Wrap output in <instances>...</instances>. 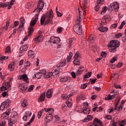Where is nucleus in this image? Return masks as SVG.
Wrapping results in <instances>:
<instances>
[{
	"mask_svg": "<svg viewBox=\"0 0 126 126\" xmlns=\"http://www.w3.org/2000/svg\"><path fill=\"white\" fill-rule=\"evenodd\" d=\"M92 75V72H88L86 74H85L84 76V79L86 78H89L90 76Z\"/></svg>",
	"mask_w": 126,
	"mask_h": 126,
	"instance_id": "nucleus-34",
	"label": "nucleus"
},
{
	"mask_svg": "<svg viewBox=\"0 0 126 126\" xmlns=\"http://www.w3.org/2000/svg\"><path fill=\"white\" fill-rule=\"evenodd\" d=\"M114 97H115V95H108L105 97V99L106 100V101H109V100H112Z\"/></svg>",
	"mask_w": 126,
	"mask_h": 126,
	"instance_id": "nucleus-37",
	"label": "nucleus"
},
{
	"mask_svg": "<svg viewBox=\"0 0 126 126\" xmlns=\"http://www.w3.org/2000/svg\"><path fill=\"white\" fill-rule=\"evenodd\" d=\"M9 23H10V19H9L6 22V27H5L6 31V30H7V29H8V26H9Z\"/></svg>",
	"mask_w": 126,
	"mask_h": 126,
	"instance_id": "nucleus-45",
	"label": "nucleus"
},
{
	"mask_svg": "<svg viewBox=\"0 0 126 126\" xmlns=\"http://www.w3.org/2000/svg\"><path fill=\"white\" fill-rule=\"evenodd\" d=\"M122 36H123V34L121 33H117L115 35V37L117 38V39L121 38Z\"/></svg>",
	"mask_w": 126,
	"mask_h": 126,
	"instance_id": "nucleus-51",
	"label": "nucleus"
},
{
	"mask_svg": "<svg viewBox=\"0 0 126 126\" xmlns=\"http://www.w3.org/2000/svg\"><path fill=\"white\" fill-rule=\"evenodd\" d=\"M92 120V116L91 115H88L87 118H86L84 120V123H87L89 122V121H91Z\"/></svg>",
	"mask_w": 126,
	"mask_h": 126,
	"instance_id": "nucleus-24",
	"label": "nucleus"
},
{
	"mask_svg": "<svg viewBox=\"0 0 126 126\" xmlns=\"http://www.w3.org/2000/svg\"><path fill=\"white\" fill-rule=\"evenodd\" d=\"M34 120H35V115H33L31 119L30 120V122L27 123V125H25V126H30L32 123L34 122Z\"/></svg>",
	"mask_w": 126,
	"mask_h": 126,
	"instance_id": "nucleus-30",
	"label": "nucleus"
},
{
	"mask_svg": "<svg viewBox=\"0 0 126 126\" xmlns=\"http://www.w3.org/2000/svg\"><path fill=\"white\" fill-rule=\"evenodd\" d=\"M120 45H121V43L119 40H111L108 45V47L111 48L110 49V52L115 53V52H116V49L119 48V47H120Z\"/></svg>",
	"mask_w": 126,
	"mask_h": 126,
	"instance_id": "nucleus-1",
	"label": "nucleus"
},
{
	"mask_svg": "<svg viewBox=\"0 0 126 126\" xmlns=\"http://www.w3.org/2000/svg\"><path fill=\"white\" fill-rule=\"evenodd\" d=\"M21 106L22 107H23V108H25V107H27V103H26V101L25 100H24L22 102V103L21 104Z\"/></svg>",
	"mask_w": 126,
	"mask_h": 126,
	"instance_id": "nucleus-46",
	"label": "nucleus"
},
{
	"mask_svg": "<svg viewBox=\"0 0 126 126\" xmlns=\"http://www.w3.org/2000/svg\"><path fill=\"white\" fill-rule=\"evenodd\" d=\"M18 25H19V22H18V21H15L14 22V27H17L18 26Z\"/></svg>",
	"mask_w": 126,
	"mask_h": 126,
	"instance_id": "nucleus-52",
	"label": "nucleus"
},
{
	"mask_svg": "<svg viewBox=\"0 0 126 126\" xmlns=\"http://www.w3.org/2000/svg\"><path fill=\"white\" fill-rule=\"evenodd\" d=\"M10 51V47L9 46H7L5 50V54H7V53H9V52Z\"/></svg>",
	"mask_w": 126,
	"mask_h": 126,
	"instance_id": "nucleus-59",
	"label": "nucleus"
},
{
	"mask_svg": "<svg viewBox=\"0 0 126 126\" xmlns=\"http://www.w3.org/2000/svg\"><path fill=\"white\" fill-rule=\"evenodd\" d=\"M107 9L109 11V12H112L113 11V7L111 6V4L110 5L108 8L107 7Z\"/></svg>",
	"mask_w": 126,
	"mask_h": 126,
	"instance_id": "nucleus-55",
	"label": "nucleus"
},
{
	"mask_svg": "<svg viewBox=\"0 0 126 126\" xmlns=\"http://www.w3.org/2000/svg\"><path fill=\"white\" fill-rule=\"evenodd\" d=\"M34 55H35V52L32 50H30L28 53L29 57H31L32 59L34 58Z\"/></svg>",
	"mask_w": 126,
	"mask_h": 126,
	"instance_id": "nucleus-27",
	"label": "nucleus"
},
{
	"mask_svg": "<svg viewBox=\"0 0 126 126\" xmlns=\"http://www.w3.org/2000/svg\"><path fill=\"white\" fill-rule=\"evenodd\" d=\"M34 76L35 77H36V78H41V77H42V74H41L39 72L38 73H37L36 74H34Z\"/></svg>",
	"mask_w": 126,
	"mask_h": 126,
	"instance_id": "nucleus-41",
	"label": "nucleus"
},
{
	"mask_svg": "<svg viewBox=\"0 0 126 126\" xmlns=\"http://www.w3.org/2000/svg\"><path fill=\"white\" fill-rule=\"evenodd\" d=\"M74 40H75L74 38L69 39L68 46V48H70V47L72 46V43H73Z\"/></svg>",
	"mask_w": 126,
	"mask_h": 126,
	"instance_id": "nucleus-36",
	"label": "nucleus"
},
{
	"mask_svg": "<svg viewBox=\"0 0 126 126\" xmlns=\"http://www.w3.org/2000/svg\"><path fill=\"white\" fill-rule=\"evenodd\" d=\"M13 64H14V63H13L12 64H10L8 66V67L9 69H10L11 71H13V68H12V65H13Z\"/></svg>",
	"mask_w": 126,
	"mask_h": 126,
	"instance_id": "nucleus-60",
	"label": "nucleus"
},
{
	"mask_svg": "<svg viewBox=\"0 0 126 126\" xmlns=\"http://www.w3.org/2000/svg\"><path fill=\"white\" fill-rule=\"evenodd\" d=\"M53 92L54 91L52 89H49L46 92V95H53Z\"/></svg>",
	"mask_w": 126,
	"mask_h": 126,
	"instance_id": "nucleus-33",
	"label": "nucleus"
},
{
	"mask_svg": "<svg viewBox=\"0 0 126 126\" xmlns=\"http://www.w3.org/2000/svg\"><path fill=\"white\" fill-rule=\"evenodd\" d=\"M28 50V44L22 46L20 48V54H23V52H26Z\"/></svg>",
	"mask_w": 126,
	"mask_h": 126,
	"instance_id": "nucleus-17",
	"label": "nucleus"
},
{
	"mask_svg": "<svg viewBox=\"0 0 126 126\" xmlns=\"http://www.w3.org/2000/svg\"><path fill=\"white\" fill-rule=\"evenodd\" d=\"M100 27L98 28V30L99 31H100V32L106 33L109 30V29L107 27H104L102 24H100Z\"/></svg>",
	"mask_w": 126,
	"mask_h": 126,
	"instance_id": "nucleus-15",
	"label": "nucleus"
},
{
	"mask_svg": "<svg viewBox=\"0 0 126 126\" xmlns=\"http://www.w3.org/2000/svg\"><path fill=\"white\" fill-rule=\"evenodd\" d=\"M81 20H82V18H80V17H77L76 20V24H80V21H81Z\"/></svg>",
	"mask_w": 126,
	"mask_h": 126,
	"instance_id": "nucleus-43",
	"label": "nucleus"
},
{
	"mask_svg": "<svg viewBox=\"0 0 126 126\" xmlns=\"http://www.w3.org/2000/svg\"><path fill=\"white\" fill-rule=\"evenodd\" d=\"M106 23H107V20H105L104 18H102L101 24H102V25H106Z\"/></svg>",
	"mask_w": 126,
	"mask_h": 126,
	"instance_id": "nucleus-50",
	"label": "nucleus"
},
{
	"mask_svg": "<svg viewBox=\"0 0 126 126\" xmlns=\"http://www.w3.org/2000/svg\"><path fill=\"white\" fill-rule=\"evenodd\" d=\"M44 111H45V109H42L41 111L38 112V113L37 114L38 119H40V118H41V117L42 116V114L43 113V112H44Z\"/></svg>",
	"mask_w": 126,
	"mask_h": 126,
	"instance_id": "nucleus-39",
	"label": "nucleus"
},
{
	"mask_svg": "<svg viewBox=\"0 0 126 126\" xmlns=\"http://www.w3.org/2000/svg\"><path fill=\"white\" fill-rule=\"evenodd\" d=\"M44 8V2L43 0H39L37 3V7L33 11V12H40Z\"/></svg>",
	"mask_w": 126,
	"mask_h": 126,
	"instance_id": "nucleus-7",
	"label": "nucleus"
},
{
	"mask_svg": "<svg viewBox=\"0 0 126 126\" xmlns=\"http://www.w3.org/2000/svg\"><path fill=\"white\" fill-rule=\"evenodd\" d=\"M20 79H22L26 83H29V78L27 74H23L19 76Z\"/></svg>",
	"mask_w": 126,
	"mask_h": 126,
	"instance_id": "nucleus-14",
	"label": "nucleus"
},
{
	"mask_svg": "<svg viewBox=\"0 0 126 126\" xmlns=\"http://www.w3.org/2000/svg\"><path fill=\"white\" fill-rule=\"evenodd\" d=\"M28 36L30 37L32 34H33V32H34V28L32 27H29L28 28Z\"/></svg>",
	"mask_w": 126,
	"mask_h": 126,
	"instance_id": "nucleus-22",
	"label": "nucleus"
},
{
	"mask_svg": "<svg viewBox=\"0 0 126 126\" xmlns=\"http://www.w3.org/2000/svg\"><path fill=\"white\" fill-rule=\"evenodd\" d=\"M20 22L21 23H22V25L19 26V27L17 29V31L20 33H21V32L23 31V29H24V24H25V19L23 17H22L20 18Z\"/></svg>",
	"mask_w": 126,
	"mask_h": 126,
	"instance_id": "nucleus-8",
	"label": "nucleus"
},
{
	"mask_svg": "<svg viewBox=\"0 0 126 126\" xmlns=\"http://www.w3.org/2000/svg\"><path fill=\"white\" fill-rule=\"evenodd\" d=\"M45 97H46L45 95H41L38 99V102H43V101H45Z\"/></svg>",
	"mask_w": 126,
	"mask_h": 126,
	"instance_id": "nucleus-29",
	"label": "nucleus"
},
{
	"mask_svg": "<svg viewBox=\"0 0 126 126\" xmlns=\"http://www.w3.org/2000/svg\"><path fill=\"white\" fill-rule=\"evenodd\" d=\"M39 72L41 74H43V75H44L46 74L47 71H46V69H41L39 71Z\"/></svg>",
	"mask_w": 126,
	"mask_h": 126,
	"instance_id": "nucleus-47",
	"label": "nucleus"
},
{
	"mask_svg": "<svg viewBox=\"0 0 126 126\" xmlns=\"http://www.w3.org/2000/svg\"><path fill=\"white\" fill-rule=\"evenodd\" d=\"M53 75V72H50L48 74H46L44 75L45 78H50L51 76Z\"/></svg>",
	"mask_w": 126,
	"mask_h": 126,
	"instance_id": "nucleus-38",
	"label": "nucleus"
},
{
	"mask_svg": "<svg viewBox=\"0 0 126 126\" xmlns=\"http://www.w3.org/2000/svg\"><path fill=\"white\" fill-rule=\"evenodd\" d=\"M85 98L82 95H77V102H79L80 100H84Z\"/></svg>",
	"mask_w": 126,
	"mask_h": 126,
	"instance_id": "nucleus-28",
	"label": "nucleus"
},
{
	"mask_svg": "<svg viewBox=\"0 0 126 126\" xmlns=\"http://www.w3.org/2000/svg\"><path fill=\"white\" fill-rule=\"evenodd\" d=\"M126 25V21H124L121 24L120 26L119 27V29H123V27Z\"/></svg>",
	"mask_w": 126,
	"mask_h": 126,
	"instance_id": "nucleus-44",
	"label": "nucleus"
},
{
	"mask_svg": "<svg viewBox=\"0 0 126 126\" xmlns=\"http://www.w3.org/2000/svg\"><path fill=\"white\" fill-rule=\"evenodd\" d=\"M96 80H97V78L95 79H90V81H91V84H94L95 82H96Z\"/></svg>",
	"mask_w": 126,
	"mask_h": 126,
	"instance_id": "nucleus-57",
	"label": "nucleus"
},
{
	"mask_svg": "<svg viewBox=\"0 0 126 126\" xmlns=\"http://www.w3.org/2000/svg\"><path fill=\"white\" fill-rule=\"evenodd\" d=\"M73 63L74 65H79L80 64V61L78 59H74Z\"/></svg>",
	"mask_w": 126,
	"mask_h": 126,
	"instance_id": "nucleus-25",
	"label": "nucleus"
},
{
	"mask_svg": "<svg viewBox=\"0 0 126 126\" xmlns=\"http://www.w3.org/2000/svg\"><path fill=\"white\" fill-rule=\"evenodd\" d=\"M107 9H108V7L105 6L102 8V10L101 11V13H105L107 11Z\"/></svg>",
	"mask_w": 126,
	"mask_h": 126,
	"instance_id": "nucleus-56",
	"label": "nucleus"
},
{
	"mask_svg": "<svg viewBox=\"0 0 126 126\" xmlns=\"http://www.w3.org/2000/svg\"><path fill=\"white\" fill-rule=\"evenodd\" d=\"M73 31L78 35H82V27L80 24H75L73 27Z\"/></svg>",
	"mask_w": 126,
	"mask_h": 126,
	"instance_id": "nucleus-5",
	"label": "nucleus"
},
{
	"mask_svg": "<svg viewBox=\"0 0 126 126\" xmlns=\"http://www.w3.org/2000/svg\"><path fill=\"white\" fill-rule=\"evenodd\" d=\"M46 112H48L45 118L46 123H50L53 120V113H54V108H44Z\"/></svg>",
	"mask_w": 126,
	"mask_h": 126,
	"instance_id": "nucleus-2",
	"label": "nucleus"
},
{
	"mask_svg": "<svg viewBox=\"0 0 126 126\" xmlns=\"http://www.w3.org/2000/svg\"><path fill=\"white\" fill-rule=\"evenodd\" d=\"M84 106H85V108L83 110V114L85 115H89L90 114V108H87L88 107V103L87 102L84 103Z\"/></svg>",
	"mask_w": 126,
	"mask_h": 126,
	"instance_id": "nucleus-11",
	"label": "nucleus"
},
{
	"mask_svg": "<svg viewBox=\"0 0 126 126\" xmlns=\"http://www.w3.org/2000/svg\"><path fill=\"white\" fill-rule=\"evenodd\" d=\"M46 18H47L46 21ZM52 19H53V17L52 18H49L48 17V16L46 15H42V16L41 17L40 19V23L41 25H44V23H45L44 26H46V25H48V24H50V22H52Z\"/></svg>",
	"mask_w": 126,
	"mask_h": 126,
	"instance_id": "nucleus-4",
	"label": "nucleus"
},
{
	"mask_svg": "<svg viewBox=\"0 0 126 126\" xmlns=\"http://www.w3.org/2000/svg\"><path fill=\"white\" fill-rule=\"evenodd\" d=\"M18 117V115L17 114V112L14 111L13 112L10 120H8V126H12L16 122H17V118Z\"/></svg>",
	"mask_w": 126,
	"mask_h": 126,
	"instance_id": "nucleus-3",
	"label": "nucleus"
},
{
	"mask_svg": "<svg viewBox=\"0 0 126 126\" xmlns=\"http://www.w3.org/2000/svg\"><path fill=\"white\" fill-rule=\"evenodd\" d=\"M38 17L39 14H36L34 18H32L31 20L29 27H33V26H34L35 24L37 23V20H38Z\"/></svg>",
	"mask_w": 126,
	"mask_h": 126,
	"instance_id": "nucleus-10",
	"label": "nucleus"
},
{
	"mask_svg": "<svg viewBox=\"0 0 126 126\" xmlns=\"http://www.w3.org/2000/svg\"><path fill=\"white\" fill-rule=\"evenodd\" d=\"M111 94H112V93H114L113 95H119V92H118V91H114L113 92H111Z\"/></svg>",
	"mask_w": 126,
	"mask_h": 126,
	"instance_id": "nucleus-63",
	"label": "nucleus"
},
{
	"mask_svg": "<svg viewBox=\"0 0 126 126\" xmlns=\"http://www.w3.org/2000/svg\"><path fill=\"white\" fill-rule=\"evenodd\" d=\"M71 75H72V77L73 78H76V74L74 71H72L71 72Z\"/></svg>",
	"mask_w": 126,
	"mask_h": 126,
	"instance_id": "nucleus-54",
	"label": "nucleus"
},
{
	"mask_svg": "<svg viewBox=\"0 0 126 126\" xmlns=\"http://www.w3.org/2000/svg\"><path fill=\"white\" fill-rule=\"evenodd\" d=\"M5 121H2L1 123L0 124V126H5Z\"/></svg>",
	"mask_w": 126,
	"mask_h": 126,
	"instance_id": "nucleus-64",
	"label": "nucleus"
},
{
	"mask_svg": "<svg viewBox=\"0 0 126 126\" xmlns=\"http://www.w3.org/2000/svg\"><path fill=\"white\" fill-rule=\"evenodd\" d=\"M79 52H77L75 54V55L74 56V58L75 59H77L78 58H79Z\"/></svg>",
	"mask_w": 126,
	"mask_h": 126,
	"instance_id": "nucleus-58",
	"label": "nucleus"
},
{
	"mask_svg": "<svg viewBox=\"0 0 126 126\" xmlns=\"http://www.w3.org/2000/svg\"><path fill=\"white\" fill-rule=\"evenodd\" d=\"M43 40V35H38L34 38V43H40Z\"/></svg>",
	"mask_w": 126,
	"mask_h": 126,
	"instance_id": "nucleus-19",
	"label": "nucleus"
},
{
	"mask_svg": "<svg viewBox=\"0 0 126 126\" xmlns=\"http://www.w3.org/2000/svg\"><path fill=\"white\" fill-rule=\"evenodd\" d=\"M84 71V69H81V67H79L78 70L76 72V75L79 76L80 74H82Z\"/></svg>",
	"mask_w": 126,
	"mask_h": 126,
	"instance_id": "nucleus-23",
	"label": "nucleus"
},
{
	"mask_svg": "<svg viewBox=\"0 0 126 126\" xmlns=\"http://www.w3.org/2000/svg\"><path fill=\"white\" fill-rule=\"evenodd\" d=\"M49 42L53 43V44H60L61 43V39L60 37L51 36Z\"/></svg>",
	"mask_w": 126,
	"mask_h": 126,
	"instance_id": "nucleus-9",
	"label": "nucleus"
},
{
	"mask_svg": "<svg viewBox=\"0 0 126 126\" xmlns=\"http://www.w3.org/2000/svg\"><path fill=\"white\" fill-rule=\"evenodd\" d=\"M88 41L90 43H93V36H90L88 38Z\"/></svg>",
	"mask_w": 126,
	"mask_h": 126,
	"instance_id": "nucleus-61",
	"label": "nucleus"
},
{
	"mask_svg": "<svg viewBox=\"0 0 126 126\" xmlns=\"http://www.w3.org/2000/svg\"><path fill=\"white\" fill-rule=\"evenodd\" d=\"M60 80L61 82H65L68 80V77H64L60 78Z\"/></svg>",
	"mask_w": 126,
	"mask_h": 126,
	"instance_id": "nucleus-35",
	"label": "nucleus"
},
{
	"mask_svg": "<svg viewBox=\"0 0 126 126\" xmlns=\"http://www.w3.org/2000/svg\"><path fill=\"white\" fill-rule=\"evenodd\" d=\"M12 7V5L9 4V2H7L5 3L0 2V7H2V8H4V7H7V9H10Z\"/></svg>",
	"mask_w": 126,
	"mask_h": 126,
	"instance_id": "nucleus-13",
	"label": "nucleus"
},
{
	"mask_svg": "<svg viewBox=\"0 0 126 126\" xmlns=\"http://www.w3.org/2000/svg\"><path fill=\"white\" fill-rule=\"evenodd\" d=\"M31 115H32L31 111H27L25 113V115L23 118V120L27 121V120H29L30 117H31Z\"/></svg>",
	"mask_w": 126,
	"mask_h": 126,
	"instance_id": "nucleus-16",
	"label": "nucleus"
},
{
	"mask_svg": "<svg viewBox=\"0 0 126 126\" xmlns=\"http://www.w3.org/2000/svg\"><path fill=\"white\" fill-rule=\"evenodd\" d=\"M66 62H61L60 63L58 64L57 66L58 68V69H60V68H59L60 66H64V65H65L66 63H65Z\"/></svg>",
	"mask_w": 126,
	"mask_h": 126,
	"instance_id": "nucleus-31",
	"label": "nucleus"
},
{
	"mask_svg": "<svg viewBox=\"0 0 126 126\" xmlns=\"http://www.w3.org/2000/svg\"><path fill=\"white\" fill-rule=\"evenodd\" d=\"M31 64V63H30V62L29 61H25V66L26 67L30 66Z\"/></svg>",
	"mask_w": 126,
	"mask_h": 126,
	"instance_id": "nucleus-42",
	"label": "nucleus"
},
{
	"mask_svg": "<svg viewBox=\"0 0 126 126\" xmlns=\"http://www.w3.org/2000/svg\"><path fill=\"white\" fill-rule=\"evenodd\" d=\"M94 106H95V107L93 108V112H95V111L98 109V104H97V103H94Z\"/></svg>",
	"mask_w": 126,
	"mask_h": 126,
	"instance_id": "nucleus-53",
	"label": "nucleus"
},
{
	"mask_svg": "<svg viewBox=\"0 0 126 126\" xmlns=\"http://www.w3.org/2000/svg\"><path fill=\"white\" fill-rule=\"evenodd\" d=\"M34 88V85H32L30 86V88L28 90L29 92H31L32 90H33Z\"/></svg>",
	"mask_w": 126,
	"mask_h": 126,
	"instance_id": "nucleus-62",
	"label": "nucleus"
},
{
	"mask_svg": "<svg viewBox=\"0 0 126 126\" xmlns=\"http://www.w3.org/2000/svg\"><path fill=\"white\" fill-rule=\"evenodd\" d=\"M83 9H84V8H82V7H81V8H78V9L80 18H82L83 16H85V15H84V12H85H85H84Z\"/></svg>",
	"mask_w": 126,
	"mask_h": 126,
	"instance_id": "nucleus-20",
	"label": "nucleus"
},
{
	"mask_svg": "<svg viewBox=\"0 0 126 126\" xmlns=\"http://www.w3.org/2000/svg\"><path fill=\"white\" fill-rule=\"evenodd\" d=\"M27 88L26 84L24 83L20 84L19 86V89H20L22 91H26Z\"/></svg>",
	"mask_w": 126,
	"mask_h": 126,
	"instance_id": "nucleus-21",
	"label": "nucleus"
},
{
	"mask_svg": "<svg viewBox=\"0 0 126 126\" xmlns=\"http://www.w3.org/2000/svg\"><path fill=\"white\" fill-rule=\"evenodd\" d=\"M111 6H112V8L115 10V11H118L120 7L119 6V4L117 2H114L111 3Z\"/></svg>",
	"mask_w": 126,
	"mask_h": 126,
	"instance_id": "nucleus-18",
	"label": "nucleus"
},
{
	"mask_svg": "<svg viewBox=\"0 0 126 126\" xmlns=\"http://www.w3.org/2000/svg\"><path fill=\"white\" fill-rule=\"evenodd\" d=\"M121 98H118V99H116V101H117V103H116L115 106V110H116L118 109V105L119 103H120V101H121Z\"/></svg>",
	"mask_w": 126,
	"mask_h": 126,
	"instance_id": "nucleus-40",
	"label": "nucleus"
},
{
	"mask_svg": "<svg viewBox=\"0 0 126 126\" xmlns=\"http://www.w3.org/2000/svg\"><path fill=\"white\" fill-rule=\"evenodd\" d=\"M47 16L49 18H52V17H54V12H53V10L51 9L50 12L48 14H46Z\"/></svg>",
	"mask_w": 126,
	"mask_h": 126,
	"instance_id": "nucleus-32",
	"label": "nucleus"
},
{
	"mask_svg": "<svg viewBox=\"0 0 126 126\" xmlns=\"http://www.w3.org/2000/svg\"><path fill=\"white\" fill-rule=\"evenodd\" d=\"M87 0H83V7L84 9H83V11L84 12H85V9L87 8Z\"/></svg>",
	"mask_w": 126,
	"mask_h": 126,
	"instance_id": "nucleus-26",
	"label": "nucleus"
},
{
	"mask_svg": "<svg viewBox=\"0 0 126 126\" xmlns=\"http://www.w3.org/2000/svg\"><path fill=\"white\" fill-rule=\"evenodd\" d=\"M66 104L67 107H68L69 108H70V107H71V106H72V103H71V102L69 101H67L66 102Z\"/></svg>",
	"mask_w": 126,
	"mask_h": 126,
	"instance_id": "nucleus-49",
	"label": "nucleus"
},
{
	"mask_svg": "<svg viewBox=\"0 0 126 126\" xmlns=\"http://www.w3.org/2000/svg\"><path fill=\"white\" fill-rule=\"evenodd\" d=\"M10 111H11V110L10 109V108H9L6 111L5 113L2 114V119H3V120H7V119H8V117H9Z\"/></svg>",
	"mask_w": 126,
	"mask_h": 126,
	"instance_id": "nucleus-12",
	"label": "nucleus"
},
{
	"mask_svg": "<svg viewBox=\"0 0 126 126\" xmlns=\"http://www.w3.org/2000/svg\"><path fill=\"white\" fill-rule=\"evenodd\" d=\"M117 57H115L114 58H113L110 61V63H115V62H116V61H117Z\"/></svg>",
	"mask_w": 126,
	"mask_h": 126,
	"instance_id": "nucleus-48",
	"label": "nucleus"
},
{
	"mask_svg": "<svg viewBox=\"0 0 126 126\" xmlns=\"http://www.w3.org/2000/svg\"><path fill=\"white\" fill-rule=\"evenodd\" d=\"M11 103V101L9 99H7L5 101L1 103V105L0 106V110L2 111L4 109H7L9 108V104Z\"/></svg>",
	"mask_w": 126,
	"mask_h": 126,
	"instance_id": "nucleus-6",
	"label": "nucleus"
}]
</instances>
